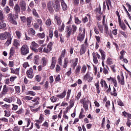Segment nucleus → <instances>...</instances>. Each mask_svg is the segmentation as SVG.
I'll return each instance as SVG.
<instances>
[{"label": "nucleus", "instance_id": "obj_58", "mask_svg": "<svg viewBox=\"0 0 131 131\" xmlns=\"http://www.w3.org/2000/svg\"><path fill=\"white\" fill-rule=\"evenodd\" d=\"M47 7L49 11H53V7H52V5H51L50 3L47 4Z\"/></svg>", "mask_w": 131, "mask_h": 131}, {"label": "nucleus", "instance_id": "obj_10", "mask_svg": "<svg viewBox=\"0 0 131 131\" xmlns=\"http://www.w3.org/2000/svg\"><path fill=\"white\" fill-rule=\"evenodd\" d=\"M54 20L56 21V24L59 26L62 24V20H61V18H60L58 14H55L54 15Z\"/></svg>", "mask_w": 131, "mask_h": 131}, {"label": "nucleus", "instance_id": "obj_48", "mask_svg": "<svg viewBox=\"0 0 131 131\" xmlns=\"http://www.w3.org/2000/svg\"><path fill=\"white\" fill-rule=\"evenodd\" d=\"M75 23L76 24H77L78 25L80 24L81 23V21L78 19V17H75Z\"/></svg>", "mask_w": 131, "mask_h": 131}, {"label": "nucleus", "instance_id": "obj_55", "mask_svg": "<svg viewBox=\"0 0 131 131\" xmlns=\"http://www.w3.org/2000/svg\"><path fill=\"white\" fill-rule=\"evenodd\" d=\"M8 4L10 7H14V0H9Z\"/></svg>", "mask_w": 131, "mask_h": 131}, {"label": "nucleus", "instance_id": "obj_41", "mask_svg": "<svg viewBox=\"0 0 131 131\" xmlns=\"http://www.w3.org/2000/svg\"><path fill=\"white\" fill-rule=\"evenodd\" d=\"M121 79L119 81L122 85H124V77H123V75H121Z\"/></svg>", "mask_w": 131, "mask_h": 131}, {"label": "nucleus", "instance_id": "obj_9", "mask_svg": "<svg viewBox=\"0 0 131 131\" xmlns=\"http://www.w3.org/2000/svg\"><path fill=\"white\" fill-rule=\"evenodd\" d=\"M53 8L56 12H59L60 11V3L58 0L55 1L54 4H53Z\"/></svg>", "mask_w": 131, "mask_h": 131}, {"label": "nucleus", "instance_id": "obj_39", "mask_svg": "<svg viewBox=\"0 0 131 131\" xmlns=\"http://www.w3.org/2000/svg\"><path fill=\"white\" fill-rule=\"evenodd\" d=\"M95 85L96 88L97 93L100 94V85H99V81H98L97 83H95Z\"/></svg>", "mask_w": 131, "mask_h": 131}, {"label": "nucleus", "instance_id": "obj_17", "mask_svg": "<svg viewBox=\"0 0 131 131\" xmlns=\"http://www.w3.org/2000/svg\"><path fill=\"white\" fill-rule=\"evenodd\" d=\"M56 62H57V60H56V58L52 57V61L51 65L50 66V69H54L55 68Z\"/></svg>", "mask_w": 131, "mask_h": 131}, {"label": "nucleus", "instance_id": "obj_13", "mask_svg": "<svg viewBox=\"0 0 131 131\" xmlns=\"http://www.w3.org/2000/svg\"><path fill=\"white\" fill-rule=\"evenodd\" d=\"M20 6L21 11L23 12L26 11V3H25L24 1H21L20 2Z\"/></svg>", "mask_w": 131, "mask_h": 131}, {"label": "nucleus", "instance_id": "obj_15", "mask_svg": "<svg viewBox=\"0 0 131 131\" xmlns=\"http://www.w3.org/2000/svg\"><path fill=\"white\" fill-rule=\"evenodd\" d=\"M119 22V25L121 28L125 31L126 29V26H125V24L124 23L121 21V19H119L118 20Z\"/></svg>", "mask_w": 131, "mask_h": 131}, {"label": "nucleus", "instance_id": "obj_60", "mask_svg": "<svg viewBox=\"0 0 131 131\" xmlns=\"http://www.w3.org/2000/svg\"><path fill=\"white\" fill-rule=\"evenodd\" d=\"M15 33L16 34V36H17V38H21V33L20 32H19L18 31H16L15 32Z\"/></svg>", "mask_w": 131, "mask_h": 131}, {"label": "nucleus", "instance_id": "obj_30", "mask_svg": "<svg viewBox=\"0 0 131 131\" xmlns=\"http://www.w3.org/2000/svg\"><path fill=\"white\" fill-rule=\"evenodd\" d=\"M43 121V117H42V115H40L39 118L38 120H36L35 121L39 124H40Z\"/></svg>", "mask_w": 131, "mask_h": 131}, {"label": "nucleus", "instance_id": "obj_54", "mask_svg": "<svg viewBox=\"0 0 131 131\" xmlns=\"http://www.w3.org/2000/svg\"><path fill=\"white\" fill-rule=\"evenodd\" d=\"M4 113H5V116L6 117H9V116H11V113H10V112L9 111H4Z\"/></svg>", "mask_w": 131, "mask_h": 131}, {"label": "nucleus", "instance_id": "obj_62", "mask_svg": "<svg viewBox=\"0 0 131 131\" xmlns=\"http://www.w3.org/2000/svg\"><path fill=\"white\" fill-rule=\"evenodd\" d=\"M72 69L70 68V70L69 71H68L66 73V75H67V76H70V75H71L72 72Z\"/></svg>", "mask_w": 131, "mask_h": 131}, {"label": "nucleus", "instance_id": "obj_46", "mask_svg": "<svg viewBox=\"0 0 131 131\" xmlns=\"http://www.w3.org/2000/svg\"><path fill=\"white\" fill-rule=\"evenodd\" d=\"M0 20L2 22H4V15L3 14V11L0 10Z\"/></svg>", "mask_w": 131, "mask_h": 131}, {"label": "nucleus", "instance_id": "obj_51", "mask_svg": "<svg viewBox=\"0 0 131 131\" xmlns=\"http://www.w3.org/2000/svg\"><path fill=\"white\" fill-rule=\"evenodd\" d=\"M50 100L52 103H55V102H57V97L52 96L50 98Z\"/></svg>", "mask_w": 131, "mask_h": 131}, {"label": "nucleus", "instance_id": "obj_44", "mask_svg": "<svg viewBox=\"0 0 131 131\" xmlns=\"http://www.w3.org/2000/svg\"><path fill=\"white\" fill-rule=\"evenodd\" d=\"M66 55V50L64 49L62 51L60 57L61 58H64Z\"/></svg>", "mask_w": 131, "mask_h": 131}, {"label": "nucleus", "instance_id": "obj_8", "mask_svg": "<svg viewBox=\"0 0 131 131\" xmlns=\"http://www.w3.org/2000/svg\"><path fill=\"white\" fill-rule=\"evenodd\" d=\"M8 19L9 21L12 23V24H13L14 25H17V24H18L17 21H16V20L14 19V18H13V14L12 13H9L8 14Z\"/></svg>", "mask_w": 131, "mask_h": 131}, {"label": "nucleus", "instance_id": "obj_35", "mask_svg": "<svg viewBox=\"0 0 131 131\" xmlns=\"http://www.w3.org/2000/svg\"><path fill=\"white\" fill-rule=\"evenodd\" d=\"M80 97H81V92L79 91L75 96L76 100H79V99H80Z\"/></svg>", "mask_w": 131, "mask_h": 131}, {"label": "nucleus", "instance_id": "obj_37", "mask_svg": "<svg viewBox=\"0 0 131 131\" xmlns=\"http://www.w3.org/2000/svg\"><path fill=\"white\" fill-rule=\"evenodd\" d=\"M39 47V46L38 45V44H37L35 42H34V41L32 42V46H31V48H34V49H37Z\"/></svg>", "mask_w": 131, "mask_h": 131}, {"label": "nucleus", "instance_id": "obj_49", "mask_svg": "<svg viewBox=\"0 0 131 131\" xmlns=\"http://www.w3.org/2000/svg\"><path fill=\"white\" fill-rule=\"evenodd\" d=\"M117 103L118 105H119V106H121V107L124 106V103H123V102H122V101L120 99H119L118 100Z\"/></svg>", "mask_w": 131, "mask_h": 131}, {"label": "nucleus", "instance_id": "obj_6", "mask_svg": "<svg viewBox=\"0 0 131 131\" xmlns=\"http://www.w3.org/2000/svg\"><path fill=\"white\" fill-rule=\"evenodd\" d=\"M70 62L71 63V67H72L73 70H74L77 66V63H78V58H74L71 60Z\"/></svg>", "mask_w": 131, "mask_h": 131}, {"label": "nucleus", "instance_id": "obj_34", "mask_svg": "<svg viewBox=\"0 0 131 131\" xmlns=\"http://www.w3.org/2000/svg\"><path fill=\"white\" fill-rule=\"evenodd\" d=\"M37 36H38L39 37V38H45V37H46V34H45V33H39L37 34Z\"/></svg>", "mask_w": 131, "mask_h": 131}, {"label": "nucleus", "instance_id": "obj_61", "mask_svg": "<svg viewBox=\"0 0 131 131\" xmlns=\"http://www.w3.org/2000/svg\"><path fill=\"white\" fill-rule=\"evenodd\" d=\"M15 91L17 94H19L20 93V86H15Z\"/></svg>", "mask_w": 131, "mask_h": 131}, {"label": "nucleus", "instance_id": "obj_38", "mask_svg": "<svg viewBox=\"0 0 131 131\" xmlns=\"http://www.w3.org/2000/svg\"><path fill=\"white\" fill-rule=\"evenodd\" d=\"M111 95L114 97H117V93H116V89L115 87L113 88V91L111 93Z\"/></svg>", "mask_w": 131, "mask_h": 131}, {"label": "nucleus", "instance_id": "obj_27", "mask_svg": "<svg viewBox=\"0 0 131 131\" xmlns=\"http://www.w3.org/2000/svg\"><path fill=\"white\" fill-rule=\"evenodd\" d=\"M4 101H5V102H7V103H12L13 102V97H7V98H5L4 99Z\"/></svg>", "mask_w": 131, "mask_h": 131}, {"label": "nucleus", "instance_id": "obj_59", "mask_svg": "<svg viewBox=\"0 0 131 131\" xmlns=\"http://www.w3.org/2000/svg\"><path fill=\"white\" fill-rule=\"evenodd\" d=\"M51 50H50L48 47L47 48H44L43 52L44 53H50V52H51Z\"/></svg>", "mask_w": 131, "mask_h": 131}, {"label": "nucleus", "instance_id": "obj_28", "mask_svg": "<svg viewBox=\"0 0 131 131\" xmlns=\"http://www.w3.org/2000/svg\"><path fill=\"white\" fill-rule=\"evenodd\" d=\"M80 55H83L85 53V49L84 48V45H82L81 46V49L80 50Z\"/></svg>", "mask_w": 131, "mask_h": 131}, {"label": "nucleus", "instance_id": "obj_4", "mask_svg": "<svg viewBox=\"0 0 131 131\" xmlns=\"http://www.w3.org/2000/svg\"><path fill=\"white\" fill-rule=\"evenodd\" d=\"M11 34L8 32H5L4 33L0 34V39L1 40H5L8 37H10Z\"/></svg>", "mask_w": 131, "mask_h": 131}, {"label": "nucleus", "instance_id": "obj_53", "mask_svg": "<svg viewBox=\"0 0 131 131\" xmlns=\"http://www.w3.org/2000/svg\"><path fill=\"white\" fill-rule=\"evenodd\" d=\"M112 62V59L110 58H108L106 60V64H108V65H111V64H113Z\"/></svg>", "mask_w": 131, "mask_h": 131}, {"label": "nucleus", "instance_id": "obj_43", "mask_svg": "<svg viewBox=\"0 0 131 131\" xmlns=\"http://www.w3.org/2000/svg\"><path fill=\"white\" fill-rule=\"evenodd\" d=\"M51 24L52 21H51V19H48L46 21V25H47V26H51Z\"/></svg>", "mask_w": 131, "mask_h": 131}, {"label": "nucleus", "instance_id": "obj_56", "mask_svg": "<svg viewBox=\"0 0 131 131\" xmlns=\"http://www.w3.org/2000/svg\"><path fill=\"white\" fill-rule=\"evenodd\" d=\"M85 71H86V66L83 65L81 69L82 73H85Z\"/></svg>", "mask_w": 131, "mask_h": 131}, {"label": "nucleus", "instance_id": "obj_3", "mask_svg": "<svg viewBox=\"0 0 131 131\" xmlns=\"http://www.w3.org/2000/svg\"><path fill=\"white\" fill-rule=\"evenodd\" d=\"M80 103L83 104V107L84 108L85 111H88L89 110V100L86 99V98H84L80 100Z\"/></svg>", "mask_w": 131, "mask_h": 131}, {"label": "nucleus", "instance_id": "obj_7", "mask_svg": "<svg viewBox=\"0 0 131 131\" xmlns=\"http://www.w3.org/2000/svg\"><path fill=\"white\" fill-rule=\"evenodd\" d=\"M104 32L107 35H109L110 37L112 38L113 37V36L112 35V33L111 32V30L110 32H109V28L108 27V25L106 24H104Z\"/></svg>", "mask_w": 131, "mask_h": 131}, {"label": "nucleus", "instance_id": "obj_22", "mask_svg": "<svg viewBox=\"0 0 131 131\" xmlns=\"http://www.w3.org/2000/svg\"><path fill=\"white\" fill-rule=\"evenodd\" d=\"M67 94V92H66V91H64L62 94L57 95V97L58 98H59V99H63V98H65V96H66V94Z\"/></svg>", "mask_w": 131, "mask_h": 131}, {"label": "nucleus", "instance_id": "obj_24", "mask_svg": "<svg viewBox=\"0 0 131 131\" xmlns=\"http://www.w3.org/2000/svg\"><path fill=\"white\" fill-rule=\"evenodd\" d=\"M14 11L15 13H20L21 10L20 9V7L19 6V5L16 4L14 6Z\"/></svg>", "mask_w": 131, "mask_h": 131}, {"label": "nucleus", "instance_id": "obj_25", "mask_svg": "<svg viewBox=\"0 0 131 131\" xmlns=\"http://www.w3.org/2000/svg\"><path fill=\"white\" fill-rule=\"evenodd\" d=\"M9 91V90L7 88V85H5L3 87V90L2 91V95H7V93Z\"/></svg>", "mask_w": 131, "mask_h": 131}, {"label": "nucleus", "instance_id": "obj_1", "mask_svg": "<svg viewBox=\"0 0 131 131\" xmlns=\"http://www.w3.org/2000/svg\"><path fill=\"white\" fill-rule=\"evenodd\" d=\"M77 30V27L76 26L73 25L72 27L71 26H68L66 28V32H67V37H70V35H71V32H72L73 34H74L75 32H76V30Z\"/></svg>", "mask_w": 131, "mask_h": 131}, {"label": "nucleus", "instance_id": "obj_40", "mask_svg": "<svg viewBox=\"0 0 131 131\" xmlns=\"http://www.w3.org/2000/svg\"><path fill=\"white\" fill-rule=\"evenodd\" d=\"M68 64V58H65L64 61V64L63 66V68H67V64Z\"/></svg>", "mask_w": 131, "mask_h": 131}, {"label": "nucleus", "instance_id": "obj_31", "mask_svg": "<svg viewBox=\"0 0 131 131\" xmlns=\"http://www.w3.org/2000/svg\"><path fill=\"white\" fill-rule=\"evenodd\" d=\"M64 28H65V25H64V23H62L61 26L58 27V30L60 32H62L64 31Z\"/></svg>", "mask_w": 131, "mask_h": 131}, {"label": "nucleus", "instance_id": "obj_5", "mask_svg": "<svg viewBox=\"0 0 131 131\" xmlns=\"http://www.w3.org/2000/svg\"><path fill=\"white\" fill-rule=\"evenodd\" d=\"M85 35V29H83V31L82 33H79L77 37V40L79 41H83V39H84V36Z\"/></svg>", "mask_w": 131, "mask_h": 131}, {"label": "nucleus", "instance_id": "obj_14", "mask_svg": "<svg viewBox=\"0 0 131 131\" xmlns=\"http://www.w3.org/2000/svg\"><path fill=\"white\" fill-rule=\"evenodd\" d=\"M61 7L62 8L63 11H66L68 9L67 4L65 3V1L64 0H60Z\"/></svg>", "mask_w": 131, "mask_h": 131}, {"label": "nucleus", "instance_id": "obj_47", "mask_svg": "<svg viewBox=\"0 0 131 131\" xmlns=\"http://www.w3.org/2000/svg\"><path fill=\"white\" fill-rule=\"evenodd\" d=\"M54 43L53 42H50L47 46V48L50 50L52 51V47H53Z\"/></svg>", "mask_w": 131, "mask_h": 131}, {"label": "nucleus", "instance_id": "obj_20", "mask_svg": "<svg viewBox=\"0 0 131 131\" xmlns=\"http://www.w3.org/2000/svg\"><path fill=\"white\" fill-rule=\"evenodd\" d=\"M99 52L101 55V59L102 61H104L106 59V55H105V52L102 49H99Z\"/></svg>", "mask_w": 131, "mask_h": 131}, {"label": "nucleus", "instance_id": "obj_16", "mask_svg": "<svg viewBox=\"0 0 131 131\" xmlns=\"http://www.w3.org/2000/svg\"><path fill=\"white\" fill-rule=\"evenodd\" d=\"M107 80L108 81H112L114 83V86H115V88H117V81H116V79L111 77L110 78H107Z\"/></svg>", "mask_w": 131, "mask_h": 131}, {"label": "nucleus", "instance_id": "obj_33", "mask_svg": "<svg viewBox=\"0 0 131 131\" xmlns=\"http://www.w3.org/2000/svg\"><path fill=\"white\" fill-rule=\"evenodd\" d=\"M93 58L94 63H95V64H98V63H99V61H98L97 56H96V55H95L94 53H93Z\"/></svg>", "mask_w": 131, "mask_h": 131}, {"label": "nucleus", "instance_id": "obj_64", "mask_svg": "<svg viewBox=\"0 0 131 131\" xmlns=\"http://www.w3.org/2000/svg\"><path fill=\"white\" fill-rule=\"evenodd\" d=\"M98 27L99 29L100 32H101V33H103V27H102V26L100 25H98Z\"/></svg>", "mask_w": 131, "mask_h": 131}, {"label": "nucleus", "instance_id": "obj_45", "mask_svg": "<svg viewBox=\"0 0 131 131\" xmlns=\"http://www.w3.org/2000/svg\"><path fill=\"white\" fill-rule=\"evenodd\" d=\"M29 32H30L31 34L32 35H35V31L33 28H30L29 29Z\"/></svg>", "mask_w": 131, "mask_h": 131}, {"label": "nucleus", "instance_id": "obj_52", "mask_svg": "<svg viewBox=\"0 0 131 131\" xmlns=\"http://www.w3.org/2000/svg\"><path fill=\"white\" fill-rule=\"evenodd\" d=\"M28 95H31V96H33L34 97L36 95V93L32 91H30L28 92Z\"/></svg>", "mask_w": 131, "mask_h": 131}, {"label": "nucleus", "instance_id": "obj_29", "mask_svg": "<svg viewBox=\"0 0 131 131\" xmlns=\"http://www.w3.org/2000/svg\"><path fill=\"white\" fill-rule=\"evenodd\" d=\"M81 69V67H80V66L78 65V66H77L75 72L76 75H77L78 73L80 72Z\"/></svg>", "mask_w": 131, "mask_h": 131}, {"label": "nucleus", "instance_id": "obj_23", "mask_svg": "<svg viewBox=\"0 0 131 131\" xmlns=\"http://www.w3.org/2000/svg\"><path fill=\"white\" fill-rule=\"evenodd\" d=\"M15 47H11L10 50V57H13L14 56V54H15Z\"/></svg>", "mask_w": 131, "mask_h": 131}, {"label": "nucleus", "instance_id": "obj_19", "mask_svg": "<svg viewBox=\"0 0 131 131\" xmlns=\"http://www.w3.org/2000/svg\"><path fill=\"white\" fill-rule=\"evenodd\" d=\"M41 63H42V67L47 66V64L48 63V58L46 57H42L41 60Z\"/></svg>", "mask_w": 131, "mask_h": 131}, {"label": "nucleus", "instance_id": "obj_2", "mask_svg": "<svg viewBox=\"0 0 131 131\" xmlns=\"http://www.w3.org/2000/svg\"><path fill=\"white\" fill-rule=\"evenodd\" d=\"M20 53L23 56L29 54V47L27 45H23L20 48Z\"/></svg>", "mask_w": 131, "mask_h": 131}, {"label": "nucleus", "instance_id": "obj_18", "mask_svg": "<svg viewBox=\"0 0 131 131\" xmlns=\"http://www.w3.org/2000/svg\"><path fill=\"white\" fill-rule=\"evenodd\" d=\"M13 46L15 47L14 48L16 49H19V47H20V41L15 39L13 42Z\"/></svg>", "mask_w": 131, "mask_h": 131}, {"label": "nucleus", "instance_id": "obj_50", "mask_svg": "<svg viewBox=\"0 0 131 131\" xmlns=\"http://www.w3.org/2000/svg\"><path fill=\"white\" fill-rule=\"evenodd\" d=\"M7 26L6 23L2 21V23H0V29H3V28H5Z\"/></svg>", "mask_w": 131, "mask_h": 131}, {"label": "nucleus", "instance_id": "obj_26", "mask_svg": "<svg viewBox=\"0 0 131 131\" xmlns=\"http://www.w3.org/2000/svg\"><path fill=\"white\" fill-rule=\"evenodd\" d=\"M39 62V56L38 55H35L34 57V62L35 64H38Z\"/></svg>", "mask_w": 131, "mask_h": 131}, {"label": "nucleus", "instance_id": "obj_32", "mask_svg": "<svg viewBox=\"0 0 131 131\" xmlns=\"http://www.w3.org/2000/svg\"><path fill=\"white\" fill-rule=\"evenodd\" d=\"M8 39L7 40V41L5 43V45L6 46H10V45H11V43H12V37H9L7 38Z\"/></svg>", "mask_w": 131, "mask_h": 131}, {"label": "nucleus", "instance_id": "obj_11", "mask_svg": "<svg viewBox=\"0 0 131 131\" xmlns=\"http://www.w3.org/2000/svg\"><path fill=\"white\" fill-rule=\"evenodd\" d=\"M27 75L29 78H33V69H32V68H30V69L27 71Z\"/></svg>", "mask_w": 131, "mask_h": 131}, {"label": "nucleus", "instance_id": "obj_57", "mask_svg": "<svg viewBox=\"0 0 131 131\" xmlns=\"http://www.w3.org/2000/svg\"><path fill=\"white\" fill-rule=\"evenodd\" d=\"M29 63H28V62H24L23 64V67H24V68H25V69H26L27 67H29Z\"/></svg>", "mask_w": 131, "mask_h": 131}, {"label": "nucleus", "instance_id": "obj_21", "mask_svg": "<svg viewBox=\"0 0 131 131\" xmlns=\"http://www.w3.org/2000/svg\"><path fill=\"white\" fill-rule=\"evenodd\" d=\"M10 70H11V73H13V74H19L20 69L17 68L14 70V69L11 68Z\"/></svg>", "mask_w": 131, "mask_h": 131}, {"label": "nucleus", "instance_id": "obj_12", "mask_svg": "<svg viewBox=\"0 0 131 131\" xmlns=\"http://www.w3.org/2000/svg\"><path fill=\"white\" fill-rule=\"evenodd\" d=\"M93 77H91V76H90V74H89V73H87L84 76V80H87L88 82H92V80H93Z\"/></svg>", "mask_w": 131, "mask_h": 131}, {"label": "nucleus", "instance_id": "obj_42", "mask_svg": "<svg viewBox=\"0 0 131 131\" xmlns=\"http://www.w3.org/2000/svg\"><path fill=\"white\" fill-rule=\"evenodd\" d=\"M27 25L28 27H30V25L31 24V20H32V18L31 17H28L27 18Z\"/></svg>", "mask_w": 131, "mask_h": 131}, {"label": "nucleus", "instance_id": "obj_36", "mask_svg": "<svg viewBox=\"0 0 131 131\" xmlns=\"http://www.w3.org/2000/svg\"><path fill=\"white\" fill-rule=\"evenodd\" d=\"M33 12V15L35 16L36 18H39V15H38V13L36 12V10L35 9L33 8L32 10Z\"/></svg>", "mask_w": 131, "mask_h": 131}, {"label": "nucleus", "instance_id": "obj_63", "mask_svg": "<svg viewBox=\"0 0 131 131\" xmlns=\"http://www.w3.org/2000/svg\"><path fill=\"white\" fill-rule=\"evenodd\" d=\"M105 106L106 108H107V109H109V107L110 106V101L107 100L106 102V104H105Z\"/></svg>", "mask_w": 131, "mask_h": 131}]
</instances>
